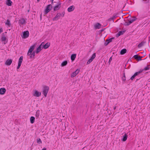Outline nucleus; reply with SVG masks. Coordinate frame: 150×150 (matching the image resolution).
I'll return each mask as SVG.
<instances>
[{"mask_svg":"<svg viewBox=\"0 0 150 150\" xmlns=\"http://www.w3.org/2000/svg\"><path fill=\"white\" fill-rule=\"evenodd\" d=\"M133 18L132 19H127V21H126L125 20H124V21H125V23H124V25L125 26H128L130 24L132 23L134 21H135L137 18L135 16H134L132 17Z\"/></svg>","mask_w":150,"mask_h":150,"instance_id":"nucleus-1","label":"nucleus"},{"mask_svg":"<svg viewBox=\"0 0 150 150\" xmlns=\"http://www.w3.org/2000/svg\"><path fill=\"white\" fill-rule=\"evenodd\" d=\"M52 5L49 4L47 6L44 11V16L47 14L52 9Z\"/></svg>","mask_w":150,"mask_h":150,"instance_id":"nucleus-2","label":"nucleus"},{"mask_svg":"<svg viewBox=\"0 0 150 150\" xmlns=\"http://www.w3.org/2000/svg\"><path fill=\"white\" fill-rule=\"evenodd\" d=\"M49 89V87L47 86H44L43 87L42 93L46 97Z\"/></svg>","mask_w":150,"mask_h":150,"instance_id":"nucleus-3","label":"nucleus"},{"mask_svg":"<svg viewBox=\"0 0 150 150\" xmlns=\"http://www.w3.org/2000/svg\"><path fill=\"white\" fill-rule=\"evenodd\" d=\"M36 45V43L34 44L33 45L31 46L30 47V48L29 49L28 52V55L30 56V55L31 53H32V52L33 51V50H34L35 47Z\"/></svg>","mask_w":150,"mask_h":150,"instance_id":"nucleus-4","label":"nucleus"},{"mask_svg":"<svg viewBox=\"0 0 150 150\" xmlns=\"http://www.w3.org/2000/svg\"><path fill=\"white\" fill-rule=\"evenodd\" d=\"M29 31L28 30H26L22 32L21 36L22 38L25 39L29 37Z\"/></svg>","mask_w":150,"mask_h":150,"instance_id":"nucleus-5","label":"nucleus"},{"mask_svg":"<svg viewBox=\"0 0 150 150\" xmlns=\"http://www.w3.org/2000/svg\"><path fill=\"white\" fill-rule=\"evenodd\" d=\"M6 32H5L2 34V35L1 37V41L2 42H5L6 41V43H7L8 42V40L6 38V37L7 35L6 33Z\"/></svg>","mask_w":150,"mask_h":150,"instance_id":"nucleus-6","label":"nucleus"},{"mask_svg":"<svg viewBox=\"0 0 150 150\" xmlns=\"http://www.w3.org/2000/svg\"><path fill=\"white\" fill-rule=\"evenodd\" d=\"M96 56V53H94L92 56L89 59L87 62V64H88L90 63L95 58Z\"/></svg>","mask_w":150,"mask_h":150,"instance_id":"nucleus-7","label":"nucleus"},{"mask_svg":"<svg viewBox=\"0 0 150 150\" xmlns=\"http://www.w3.org/2000/svg\"><path fill=\"white\" fill-rule=\"evenodd\" d=\"M115 39L114 37H112L111 38H109L107 39L104 43V45L105 46H107L109 43L111 42L113 40Z\"/></svg>","mask_w":150,"mask_h":150,"instance_id":"nucleus-8","label":"nucleus"},{"mask_svg":"<svg viewBox=\"0 0 150 150\" xmlns=\"http://www.w3.org/2000/svg\"><path fill=\"white\" fill-rule=\"evenodd\" d=\"M18 23L20 25L25 24L26 23V22L25 19L22 18L19 20Z\"/></svg>","mask_w":150,"mask_h":150,"instance_id":"nucleus-9","label":"nucleus"},{"mask_svg":"<svg viewBox=\"0 0 150 150\" xmlns=\"http://www.w3.org/2000/svg\"><path fill=\"white\" fill-rule=\"evenodd\" d=\"M43 43H41L39 46L36 49V53L37 54L38 53L42 50V45Z\"/></svg>","mask_w":150,"mask_h":150,"instance_id":"nucleus-10","label":"nucleus"},{"mask_svg":"<svg viewBox=\"0 0 150 150\" xmlns=\"http://www.w3.org/2000/svg\"><path fill=\"white\" fill-rule=\"evenodd\" d=\"M61 16V14L60 13H57L55 17L52 19L53 21H57L59 19Z\"/></svg>","mask_w":150,"mask_h":150,"instance_id":"nucleus-11","label":"nucleus"},{"mask_svg":"<svg viewBox=\"0 0 150 150\" xmlns=\"http://www.w3.org/2000/svg\"><path fill=\"white\" fill-rule=\"evenodd\" d=\"M41 95V92L35 90L34 93L33 94V96L36 97H39Z\"/></svg>","mask_w":150,"mask_h":150,"instance_id":"nucleus-12","label":"nucleus"},{"mask_svg":"<svg viewBox=\"0 0 150 150\" xmlns=\"http://www.w3.org/2000/svg\"><path fill=\"white\" fill-rule=\"evenodd\" d=\"M42 43H43V44L42 46V48H43L45 49L48 48L50 45V42H47L45 44H44L45 43L44 42H43Z\"/></svg>","mask_w":150,"mask_h":150,"instance_id":"nucleus-13","label":"nucleus"},{"mask_svg":"<svg viewBox=\"0 0 150 150\" xmlns=\"http://www.w3.org/2000/svg\"><path fill=\"white\" fill-rule=\"evenodd\" d=\"M13 60L11 59H8L6 61L5 64L7 66H10Z\"/></svg>","mask_w":150,"mask_h":150,"instance_id":"nucleus-14","label":"nucleus"},{"mask_svg":"<svg viewBox=\"0 0 150 150\" xmlns=\"http://www.w3.org/2000/svg\"><path fill=\"white\" fill-rule=\"evenodd\" d=\"M139 54H143V56H140L139 55V56L138 57V59L137 60V61H140L142 60V59L146 55V53L144 52H140L139 53Z\"/></svg>","mask_w":150,"mask_h":150,"instance_id":"nucleus-15","label":"nucleus"},{"mask_svg":"<svg viewBox=\"0 0 150 150\" xmlns=\"http://www.w3.org/2000/svg\"><path fill=\"white\" fill-rule=\"evenodd\" d=\"M126 30H121L116 35V36L117 38H118L120 36L123 34L125 33Z\"/></svg>","mask_w":150,"mask_h":150,"instance_id":"nucleus-16","label":"nucleus"},{"mask_svg":"<svg viewBox=\"0 0 150 150\" xmlns=\"http://www.w3.org/2000/svg\"><path fill=\"white\" fill-rule=\"evenodd\" d=\"M127 138V134L125 133L124 135L122 136L121 141L123 142H125Z\"/></svg>","mask_w":150,"mask_h":150,"instance_id":"nucleus-17","label":"nucleus"},{"mask_svg":"<svg viewBox=\"0 0 150 150\" xmlns=\"http://www.w3.org/2000/svg\"><path fill=\"white\" fill-rule=\"evenodd\" d=\"M6 91V89L4 88H0V94L1 95H4L5 94Z\"/></svg>","mask_w":150,"mask_h":150,"instance_id":"nucleus-18","label":"nucleus"},{"mask_svg":"<svg viewBox=\"0 0 150 150\" xmlns=\"http://www.w3.org/2000/svg\"><path fill=\"white\" fill-rule=\"evenodd\" d=\"M75 9V7L72 5L70 6L67 9L68 12H70L73 11Z\"/></svg>","mask_w":150,"mask_h":150,"instance_id":"nucleus-19","label":"nucleus"},{"mask_svg":"<svg viewBox=\"0 0 150 150\" xmlns=\"http://www.w3.org/2000/svg\"><path fill=\"white\" fill-rule=\"evenodd\" d=\"M101 24L98 23H96L94 26L95 29H100L101 28Z\"/></svg>","mask_w":150,"mask_h":150,"instance_id":"nucleus-20","label":"nucleus"},{"mask_svg":"<svg viewBox=\"0 0 150 150\" xmlns=\"http://www.w3.org/2000/svg\"><path fill=\"white\" fill-rule=\"evenodd\" d=\"M13 3L11 0H6V4L8 6H11Z\"/></svg>","mask_w":150,"mask_h":150,"instance_id":"nucleus-21","label":"nucleus"},{"mask_svg":"<svg viewBox=\"0 0 150 150\" xmlns=\"http://www.w3.org/2000/svg\"><path fill=\"white\" fill-rule=\"evenodd\" d=\"M76 54H73L71 55V60L72 62L74 61L76 57Z\"/></svg>","mask_w":150,"mask_h":150,"instance_id":"nucleus-22","label":"nucleus"},{"mask_svg":"<svg viewBox=\"0 0 150 150\" xmlns=\"http://www.w3.org/2000/svg\"><path fill=\"white\" fill-rule=\"evenodd\" d=\"M127 50L126 49H123L120 52V54L121 55L124 54L127 52Z\"/></svg>","mask_w":150,"mask_h":150,"instance_id":"nucleus-23","label":"nucleus"},{"mask_svg":"<svg viewBox=\"0 0 150 150\" xmlns=\"http://www.w3.org/2000/svg\"><path fill=\"white\" fill-rule=\"evenodd\" d=\"M30 122L31 124H33L35 121V118L34 117L31 116L30 118Z\"/></svg>","mask_w":150,"mask_h":150,"instance_id":"nucleus-24","label":"nucleus"},{"mask_svg":"<svg viewBox=\"0 0 150 150\" xmlns=\"http://www.w3.org/2000/svg\"><path fill=\"white\" fill-rule=\"evenodd\" d=\"M67 60H65L61 64V66L62 67H64L66 66L67 64Z\"/></svg>","mask_w":150,"mask_h":150,"instance_id":"nucleus-25","label":"nucleus"},{"mask_svg":"<svg viewBox=\"0 0 150 150\" xmlns=\"http://www.w3.org/2000/svg\"><path fill=\"white\" fill-rule=\"evenodd\" d=\"M61 7L59 6H57V5H56L54 6L53 8V10L54 11H56L57 10H58L59 9V8Z\"/></svg>","mask_w":150,"mask_h":150,"instance_id":"nucleus-26","label":"nucleus"},{"mask_svg":"<svg viewBox=\"0 0 150 150\" xmlns=\"http://www.w3.org/2000/svg\"><path fill=\"white\" fill-rule=\"evenodd\" d=\"M23 56H21L19 59L18 63L20 64H21L22 62L23 61Z\"/></svg>","mask_w":150,"mask_h":150,"instance_id":"nucleus-27","label":"nucleus"},{"mask_svg":"<svg viewBox=\"0 0 150 150\" xmlns=\"http://www.w3.org/2000/svg\"><path fill=\"white\" fill-rule=\"evenodd\" d=\"M5 24L8 25L9 27H10L11 25V24L10 23V21L8 19L6 21L5 23Z\"/></svg>","mask_w":150,"mask_h":150,"instance_id":"nucleus-28","label":"nucleus"},{"mask_svg":"<svg viewBox=\"0 0 150 150\" xmlns=\"http://www.w3.org/2000/svg\"><path fill=\"white\" fill-rule=\"evenodd\" d=\"M35 51H33L32 53H31L30 55V58H34V57L35 56Z\"/></svg>","mask_w":150,"mask_h":150,"instance_id":"nucleus-29","label":"nucleus"},{"mask_svg":"<svg viewBox=\"0 0 150 150\" xmlns=\"http://www.w3.org/2000/svg\"><path fill=\"white\" fill-rule=\"evenodd\" d=\"M138 75L135 72L134 73L133 75L130 78V79L132 80H133L135 78L136 76H137Z\"/></svg>","mask_w":150,"mask_h":150,"instance_id":"nucleus-30","label":"nucleus"},{"mask_svg":"<svg viewBox=\"0 0 150 150\" xmlns=\"http://www.w3.org/2000/svg\"><path fill=\"white\" fill-rule=\"evenodd\" d=\"M144 43L145 42H144L142 41L138 45L137 47L138 48H140L144 45Z\"/></svg>","mask_w":150,"mask_h":150,"instance_id":"nucleus-31","label":"nucleus"},{"mask_svg":"<svg viewBox=\"0 0 150 150\" xmlns=\"http://www.w3.org/2000/svg\"><path fill=\"white\" fill-rule=\"evenodd\" d=\"M150 66V65H147V66L145 67L144 69V71H147L150 69V67H149Z\"/></svg>","mask_w":150,"mask_h":150,"instance_id":"nucleus-32","label":"nucleus"},{"mask_svg":"<svg viewBox=\"0 0 150 150\" xmlns=\"http://www.w3.org/2000/svg\"><path fill=\"white\" fill-rule=\"evenodd\" d=\"M40 115V110H38L36 111V113L35 114V116L37 118H38L39 116Z\"/></svg>","mask_w":150,"mask_h":150,"instance_id":"nucleus-33","label":"nucleus"},{"mask_svg":"<svg viewBox=\"0 0 150 150\" xmlns=\"http://www.w3.org/2000/svg\"><path fill=\"white\" fill-rule=\"evenodd\" d=\"M143 71H144L143 69H141L139 71L136 72V73L138 75L139 74H140L142 73Z\"/></svg>","mask_w":150,"mask_h":150,"instance_id":"nucleus-34","label":"nucleus"},{"mask_svg":"<svg viewBox=\"0 0 150 150\" xmlns=\"http://www.w3.org/2000/svg\"><path fill=\"white\" fill-rule=\"evenodd\" d=\"M76 73L75 72H73V73H71V78H73L76 75Z\"/></svg>","mask_w":150,"mask_h":150,"instance_id":"nucleus-35","label":"nucleus"},{"mask_svg":"<svg viewBox=\"0 0 150 150\" xmlns=\"http://www.w3.org/2000/svg\"><path fill=\"white\" fill-rule=\"evenodd\" d=\"M122 82L123 83H125L126 81V76H122Z\"/></svg>","mask_w":150,"mask_h":150,"instance_id":"nucleus-36","label":"nucleus"},{"mask_svg":"<svg viewBox=\"0 0 150 150\" xmlns=\"http://www.w3.org/2000/svg\"><path fill=\"white\" fill-rule=\"evenodd\" d=\"M139 56V54H136V55H134V56L133 57L136 60H137Z\"/></svg>","mask_w":150,"mask_h":150,"instance_id":"nucleus-37","label":"nucleus"},{"mask_svg":"<svg viewBox=\"0 0 150 150\" xmlns=\"http://www.w3.org/2000/svg\"><path fill=\"white\" fill-rule=\"evenodd\" d=\"M37 143L38 144H41L42 143V142L40 138H38L37 139Z\"/></svg>","mask_w":150,"mask_h":150,"instance_id":"nucleus-38","label":"nucleus"},{"mask_svg":"<svg viewBox=\"0 0 150 150\" xmlns=\"http://www.w3.org/2000/svg\"><path fill=\"white\" fill-rule=\"evenodd\" d=\"M118 14L117 13H114V14H113V16L112 17V18H113V19L116 18L117 17V15H118Z\"/></svg>","mask_w":150,"mask_h":150,"instance_id":"nucleus-39","label":"nucleus"},{"mask_svg":"<svg viewBox=\"0 0 150 150\" xmlns=\"http://www.w3.org/2000/svg\"><path fill=\"white\" fill-rule=\"evenodd\" d=\"M57 6H59L60 7H61V3L60 2V1L59 0V1L57 3Z\"/></svg>","mask_w":150,"mask_h":150,"instance_id":"nucleus-40","label":"nucleus"},{"mask_svg":"<svg viewBox=\"0 0 150 150\" xmlns=\"http://www.w3.org/2000/svg\"><path fill=\"white\" fill-rule=\"evenodd\" d=\"M80 71V69H77L74 72L76 73V75H77L79 73Z\"/></svg>","mask_w":150,"mask_h":150,"instance_id":"nucleus-41","label":"nucleus"},{"mask_svg":"<svg viewBox=\"0 0 150 150\" xmlns=\"http://www.w3.org/2000/svg\"><path fill=\"white\" fill-rule=\"evenodd\" d=\"M112 57H110V59H109V61H108V63H109V65L111 62V61L112 60Z\"/></svg>","mask_w":150,"mask_h":150,"instance_id":"nucleus-42","label":"nucleus"},{"mask_svg":"<svg viewBox=\"0 0 150 150\" xmlns=\"http://www.w3.org/2000/svg\"><path fill=\"white\" fill-rule=\"evenodd\" d=\"M112 20V21H113V22H114V19H113V18L112 17L111 18H109V19H108V21H111Z\"/></svg>","mask_w":150,"mask_h":150,"instance_id":"nucleus-43","label":"nucleus"},{"mask_svg":"<svg viewBox=\"0 0 150 150\" xmlns=\"http://www.w3.org/2000/svg\"><path fill=\"white\" fill-rule=\"evenodd\" d=\"M21 64H20L18 63V65L17 67V69H19V68H20V67L21 66Z\"/></svg>","mask_w":150,"mask_h":150,"instance_id":"nucleus-44","label":"nucleus"},{"mask_svg":"<svg viewBox=\"0 0 150 150\" xmlns=\"http://www.w3.org/2000/svg\"><path fill=\"white\" fill-rule=\"evenodd\" d=\"M64 14H65V12L64 11H63L62 13V14L61 15V16L62 17H63L64 16Z\"/></svg>","mask_w":150,"mask_h":150,"instance_id":"nucleus-45","label":"nucleus"},{"mask_svg":"<svg viewBox=\"0 0 150 150\" xmlns=\"http://www.w3.org/2000/svg\"><path fill=\"white\" fill-rule=\"evenodd\" d=\"M142 1H146L145 2L146 3H147L149 2V0H142Z\"/></svg>","mask_w":150,"mask_h":150,"instance_id":"nucleus-46","label":"nucleus"},{"mask_svg":"<svg viewBox=\"0 0 150 150\" xmlns=\"http://www.w3.org/2000/svg\"><path fill=\"white\" fill-rule=\"evenodd\" d=\"M105 29V28L103 29L102 30H100V33H102L104 31V30Z\"/></svg>","mask_w":150,"mask_h":150,"instance_id":"nucleus-47","label":"nucleus"},{"mask_svg":"<svg viewBox=\"0 0 150 150\" xmlns=\"http://www.w3.org/2000/svg\"><path fill=\"white\" fill-rule=\"evenodd\" d=\"M54 0H50V1L51 2V4H53V3H54Z\"/></svg>","mask_w":150,"mask_h":150,"instance_id":"nucleus-48","label":"nucleus"},{"mask_svg":"<svg viewBox=\"0 0 150 150\" xmlns=\"http://www.w3.org/2000/svg\"><path fill=\"white\" fill-rule=\"evenodd\" d=\"M42 13H41L40 15V19L41 20L42 19Z\"/></svg>","mask_w":150,"mask_h":150,"instance_id":"nucleus-49","label":"nucleus"},{"mask_svg":"<svg viewBox=\"0 0 150 150\" xmlns=\"http://www.w3.org/2000/svg\"><path fill=\"white\" fill-rule=\"evenodd\" d=\"M41 150H47V149L46 148H44Z\"/></svg>","mask_w":150,"mask_h":150,"instance_id":"nucleus-50","label":"nucleus"},{"mask_svg":"<svg viewBox=\"0 0 150 150\" xmlns=\"http://www.w3.org/2000/svg\"><path fill=\"white\" fill-rule=\"evenodd\" d=\"M125 76V73H123V76Z\"/></svg>","mask_w":150,"mask_h":150,"instance_id":"nucleus-51","label":"nucleus"},{"mask_svg":"<svg viewBox=\"0 0 150 150\" xmlns=\"http://www.w3.org/2000/svg\"><path fill=\"white\" fill-rule=\"evenodd\" d=\"M139 79H137L136 81H135V82H137V81L139 80Z\"/></svg>","mask_w":150,"mask_h":150,"instance_id":"nucleus-52","label":"nucleus"},{"mask_svg":"<svg viewBox=\"0 0 150 150\" xmlns=\"http://www.w3.org/2000/svg\"><path fill=\"white\" fill-rule=\"evenodd\" d=\"M116 106H115V107H114V109H113L114 110H115L116 109Z\"/></svg>","mask_w":150,"mask_h":150,"instance_id":"nucleus-53","label":"nucleus"},{"mask_svg":"<svg viewBox=\"0 0 150 150\" xmlns=\"http://www.w3.org/2000/svg\"><path fill=\"white\" fill-rule=\"evenodd\" d=\"M30 9L28 10V11H27L28 12H29L30 11Z\"/></svg>","mask_w":150,"mask_h":150,"instance_id":"nucleus-54","label":"nucleus"},{"mask_svg":"<svg viewBox=\"0 0 150 150\" xmlns=\"http://www.w3.org/2000/svg\"><path fill=\"white\" fill-rule=\"evenodd\" d=\"M65 129H66V127H65H65H64V129H63V130H64Z\"/></svg>","mask_w":150,"mask_h":150,"instance_id":"nucleus-55","label":"nucleus"},{"mask_svg":"<svg viewBox=\"0 0 150 150\" xmlns=\"http://www.w3.org/2000/svg\"><path fill=\"white\" fill-rule=\"evenodd\" d=\"M123 73H125V70H124L123 71Z\"/></svg>","mask_w":150,"mask_h":150,"instance_id":"nucleus-56","label":"nucleus"},{"mask_svg":"<svg viewBox=\"0 0 150 150\" xmlns=\"http://www.w3.org/2000/svg\"><path fill=\"white\" fill-rule=\"evenodd\" d=\"M40 1V0H37V1L38 2H39Z\"/></svg>","mask_w":150,"mask_h":150,"instance_id":"nucleus-57","label":"nucleus"},{"mask_svg":"<svg viewBox=\"0 0 150 150\" xmlns=\"http://www.w3.org/2000/svg\"><path fill=\"white\" fill-rule=\"evenodd\" d=\"M149 58L150 57V54H149Z\"/></svg>","mask_w":150,"mask_h":150,"instance_id":"nucleus-58","label":"nucleus"},{"mask_svg":"<svg viewBox=\"0 0 150 150\" xmlns=\"http://www.w3.org/2000/svg\"><path fill=\"white\" fill-rule=\"evenodd\" d=\"M129 60H130V61L131 62L132 61V60H131V59L130 58V59H129Z\"/></svg>","mask_w":150,"mask_h":150,"instance_id":"nucleus-59","label":"nucleus"},{"mask_svg":"<svg viewBox=\"0 0 150 150\" xmlns=\"http://www.w3.org/2000/svg\"><path fill=\"white\" fill-rule=\"evenodd\" d=\"M129 60H130V61L131 62L132 61V60H131V59L130 58V59H129Z\"/></svg>","mask_w":150,"mask_h":150,"instance_id":"nucleus-60","label":"nucleus"},{"mask_svg":"<svg viewBox=\"0 0 150 150\" xmlns=\"http://www.w3.org/2000/svg\"><path fill=\"white\" fill-rule=\"evenodd\" d=\"M149 40L150 41V37L149 38Z\"/></svg>","mask_w":150,"mask_h":150,"instance_id":"nucleus-61","label":"nucleus"},{"mask_svg":"<svg viewBox=\"0 0 150 150\" xmlns=\"http://www.w3.org/2000/svg\"><path fill=\"white\" fill-rule=\"evenodd\" d=\"M129 59L128 60V61H127V63L129 61Z\"/></svg>","mask_w":150,"mask_h":150,"instance_id":"nucleus-62","label":"nucleus"},{"mask_svg":"<svg viewBox=\"0 0 150 150\" xmlns=\"http://www.w3.org/2000/svg\"><path fill=\"white\" fill-rule=\"evenodd\" d=\"M126 67V65H125V69H126V68H125V67Z\"/></svg>","mask_w":150,"mask_h":150,"instance_id":"nucleus-63","label":"nucleus"},{"mask_svg":"<svg viewBox=\"0 0 150 150\" xmlns=\"http://www.w3.org/2000/svg\"><path fill=\"white\" fill-rule=\"evenodd\" d=\"M143 54L142 55V56H143Z\"/></svg>","mask_w":150,"mask_h":150,"instance_id":"nucleus-64","label":"nucleus"}]
</instances>
